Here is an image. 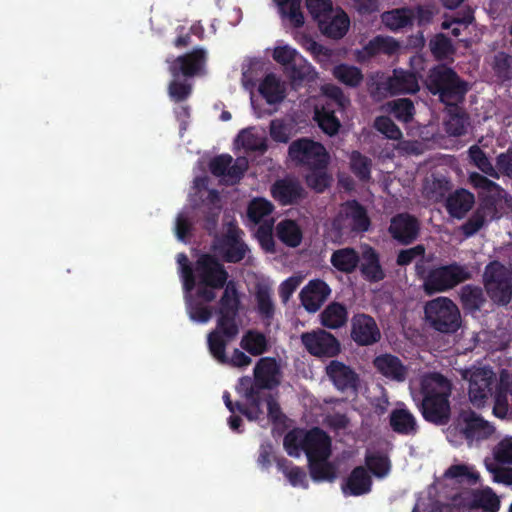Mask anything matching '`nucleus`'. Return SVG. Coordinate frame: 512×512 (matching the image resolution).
<instances>
[{"instance_id": "1", "label": "nucleus", "mask_w": 512, "mask_h": 512, "mask_svg": "<svg viewBox=\"0 0 512 512\" xmlns=\"http://www.w3.org/2000/svg\"><path fill=\"white\" fill-rule=\"evenodd\" d=\"M452 390L451 380L439 372H429L421 377V400L417 407L426 422L435 426H446L450 423Z\"/></svg>"}, {"instance_id": "2", "label": "nucleus", "mask_w": 512, "mask_h": 512, "mask_svg": "<svg viewBox=\"0 0 512 512\" xmlns=\"http://www.w3.org/2000/svg\"><path fill=\"white\" fill-rule=\"evenodd\" d=\"M495 432L493 424L471 409H462L447 429V438L455 445L463 441L469 447L489 439Z\"/></svg>"}, {"instance_id": "3", "label": "nucleus", "mask_w": 512, "mask_h": 512, "mask_svg": "<svg viewBox=\"0 0 512 512\" xmlns=\"http://www.w3.org/2000/svg\"><path fill=\"white\" fill-rule=\"evenodd\" d=\"M196 294L204 302L216 299L215 290L222 289L229 281V274L216 256L203 253L194 263Z\"/></svg>"}, {"instance_id": "4", "label": "nucleus", "mask_w": 512, "mask_h": 512, "mask_svg": "<svg viewBox=\"0 0 512 512\" xmlns=\"http://www.w3.org/2000/svg\"><path fill=\"white\" fill-rule=\"evenodd\" d=\"M426 86L433 95H438L440 101L446 105L462 101L468 91L467 83L452 68L446 65H437L429 71Z\"/></svg>"}, {"instance_id": "5", "label": "nucleus", "mask_w": 512, "mask_h": 512, "mask_svg": "<svg viewBox=\"0 0 512 512\" xmlns=\"http://www.w3.org/2000/svg\"><path fill=\"white\" fill-rule=\"evenodd\" d=\"M482 277L490 300L498 306H507L512 300V267L493 260L485 266Z\"/></svg>"}, {"instance_id": "6", "label": "nucleus", "mask_w": 512, "mask_h": 512, "mask_svg": "<svg viewBox=\"0 0 512 512\" xmlns=\"http://www.w3.org/2000/svg\"><path fill=\"white\" fill-rule=\"evenodd\" d=\"M425 319L434 330L453 334L461 326V314L457 305L447 297H438L424 306Z\"/></svg>"}, {"instance_id": "7", "label": "nucleus", "mask_w": 512, "mask_h": 512, "mask_svg": "<svg viewBox=\"0 0 512 512\" xmlns=\"http://www.w3.org/2000/svg\"><path fill=\"white\" fill-rule=\"evenodd\" d=\"M471 278L472 273L468 266L452 262L431 269L424 278L423 286L425 292L432 295L448 291Z\"/></svg>"}, {"instance_id": "8", "label": "nucleus", "mask_w": 512, "mask_h": 512, "mask_svg": "<svg viewBox=\"0 0 512 512\" xmlns=\"http://www.w3.org/2000/svg\"><path fill=\"white\" fill-rule=\"evenodd\" d=\"M371 220L367 209L357 200H347L332 221V229L339 236L364 233L370 229Z\"/></svg>"}, {"instance_id": "9", "label": "nucleus", "mask_w": 512, "mask_h": 512, "mask_svg": "<svg viewBox=\"0 0 512 512\" xmlns=\"http://www.w3.org/2000/svg\"><path fill=\"white\" fill-rule=\"evenodd\" d=\"M289 158L300 167L328 168L330 155L324 145L310 138L302 137L291 142L288 148Z\"/></svg>"}, {"instance_id": "10", "label": "nucleus", "mask_w": 512, "mask_h": 512, "mask_svg": "<svg viewBox=\"0 0 512 512\" xmlns=\"http://www.w3.org/2000/svg\"><path fill=\"white\" fill-rule=\"evenodd\" d=\"M301 342L309 354L318 358H334L341 352L340 341L324 329L302 333Z\"/></svg>"}, {"instance_id": "11", "label": "nucleus", "mask_w": 512, "mask_h": 512, "mask_svg": "<svg viewBox=\"0 0 512 512\" xmlns=\"http://www.w3.org/2000/svg\"><path fill=\"white\" fill-rule=\"evenodd\" d=\"M248 167L249 163L246 157H237L234 160L229 154L215 156L209 162L211 174L223 178L230 185L239 183Z\"/></svg>"}, {"instance_id": "12", "label": "nucleus", "mask_w": 512, "mask_h": 512, "mask_svg": "<svg viewBox=\"0 0 512 512\" xmlns=\"http://www.w3.org/2000/svg\"><path fill=\"white\" fill-rule=\"evenodd\" d=\"M206 62L207 52L202 47H196L172 60L167 59L168 69L173 78H179L180 76L192 78L199 75L204 70Z\"/></svg>"}, {"instance_id": "13", "label": "nucleus", "mask_w": 512, "mask_h": 512, "mask_svg": "<svg viewBox=\"0 0 512 512\" xmlns=\"http://www.w3.org/2000/svg\"><path fill=\"white\" fill-rule=\"evenodd\" d=\"M350 338L357 346H372L381 340V331L372 316L356 313L350 320Z\"/></svg>"}, {"instance_id": "14", "label": "nucleus", "mask_w": 512, "mask_h": 512, "mask_svg": "<svg viewBox=\"0 0 512 512\" xmlns=\"http://www.w3.org/2000/svg\"><path fill=\"white\" fill-rule=\"evenodd\" d=\"M224 291L219 299L217 309V323L222 327L225 325H239L237 322L238 314L241 308L240 293L237 283L229 280L223 287Z\"/></svg>"}, {"instance_id": "15", "label": "nucleus", "mask_w": 512, "mask_h": 512, "mask_svg": "<svg viewBox=\"0 0 512 512\" xmlns=\"http://www.w3.org/2000/svg\"><path fill=\"white\" fill-rule=\"evenodd\" d=\"M496 374L489 368H478L471 373L468 394L473 405H483L492 396Z\"/></svg>"}, {"instance_id": "16", "label": "nucleus", "mask_w": 512, "mask_h": 512, "mask_svg": "<svg viewBox=\"0 0 512 512\" xmlns=\"http://www.w3.org/2000/svg\"><path fill=\"white\" fill-rule=\"evenodd\" d=\"M239 325H223L216 322V327L207 336V345L210 354L219 363L226 364L229 358L226 355L227 345L233 341L239 334Z\"/></svg>"}, {"instance_id": "17", "label": "nucleus", "mask_w": 512, "mask_h": 512, "mask_svg": "<svg viewBox=\"0 0 512 512\" xmlns=\"http://www.w3.org/2000/svg\"><path fill=\"white\" fill-rule=\"evenodd\" d=\"M420 231L417 218L409 213H398L390 220L388 232L391 237L402 245L413 243Z\"/></svg>"}, {"instance_id": "18", "label": "nucleus", "mask_w": 512, "mask_h": 512, "mask_svg": "<svg viewBox=\"0 0 512 512\" xmlns=\"http://www.w3.org/2000/svg\"><path fill=\"white\" fill-rule=\"evenodd\" d=\"M243 231L235 224L230 223L220 241L223 257L228 263L242 261L248 251V246L242 240Z\"/></svg>"}, {"instance_id": "19", "label": "nucleus", "mask_w": 512, "mask_h": 512, "mask_svg": "<svg viewBox=\"0 0 512 512\" xmlns=\"http://www.w3.org/2000/svg\"><path fill=\"white\" fill-rule=\"evenodd\" d=\"M302 450L308 460L316 458L329 459L331 455V439L324 430L314 427L304 434Z\"/></svg>"}, {"instance_id": "20", "label": "nucleus", "mask_w": 512, "mask_h": 512, "mask_svg": "<svg viewBox=\"0 0 512 512\" xmlns=\"http://www.w3.org/2000/svg\"><path fill=\"white\" fill-rule=\"evenodd\" d=\"M256 385L262 390H272L281 383V370L277 360L273 357L260 358L253 370Z\"/></svg>"}, {"instance_id": "21", "label": "nucleus", "mask_w": 512, "mask_h": 512, "mask_svg": "<svg viewBox=\"0 0 512 512\" xmlns=\"http://www.w3.org/2000/svg\"><path fill=\"white\" fill-rule=\"evenodd\" d=\"M330 294L331 289L324 280L313 279L302 288L299 297L306 311L314 313L321 308Z\"/></svg>"}, {"instance_id": "22", "label": "nucleus", "mask_w": 512, "mask_h": 512, "mask_svg": "<svg viewBox=\"0 0 512 512\" xmlns=\"http://www.w3.org/2000/svg\"><path fill=\"white\" fill-rule=\"evenodd\" d=\"M359 270L361 276L370 283H378L385 279L386 272L380 261L379 252L370 246L365 244L362 246Z\"/></svg>"}, {"instance_id": "23", "label": "nucleus", "mask_w": 512, "mask_h": 512, "mask_svg": "<svg viewBox=\"0 0 512 512\" xmlns=\"http://www.w3.org/2000/svg\"><path fill=\"white\" fill-rule=\"evenodd\" d=\"M326 374L339 391H356L358 388V374L341 361H330L326 366Z\"/></svg>"}, {"instance_id": "24", "label": "nucleus", "mask_w": 512, "mask_h": 512, "mask_svg": "<svg viewBox=\"0 0 512 512\" xmlns=\"http://www.w3.org/2000/svg\"><path fill=\"white\" fill-rule=\"evenodd\" d=\"M273 198L283 206L294 205L305 198L306 193L297 179L284 178L275 181L271 186Z\"/></svg>"}, {"instance_id": "25", "label": "nucleus", "mask_w": 512, "mask_h": 512, "mask_svg": "<svg viewBox=\"0 0 512 512\" xmlns=\"http://www.w3.org/2000/svg\"><path fill=\"white\" fill-rule=\"evenodd\" d=\"M381 86L390 95L415 94L419 91L416 75L402 69H394L392 76L382 82Z\"/></svg>"}, {"instance_id": "26", "label": "nucleus", "mask_w": 512, "mask_h": 512, "mask_svg": "<svg viewBox=\"0 0 512 512\" xmlns=\"http://www.w3.org/2000/svg\"><path fill=\"white\" fill-rule=\"evenodd\" d=\"M375 369L385 378L395 381L404 382L407 377V367L401 359L390 353H384L376 356L373 360Z\"/></svg>"}, {"instance_id": "27", "label": "nucleus", "mask_w": 512, "mask_h": 512, "mask_svg": "<svg viewBox=\"0 0 512 512\" xmlns=\"http://www.w3.org/2000/svg\"><path fill=\"white\" fill-rule=\"evenodd\" d=\"M320 32L327 38L339 40L348 32L350 19L348 15L340 10L336 15L329 14L322 20H318Z\"/></svg>"}, {"instance_id": "28", "label": "nucleus", "mask_w": 512, "mask_h": 512, "mask_svg": "<svg viewBox=\"0 0 512 512\" xmlns=\"http://www.w3.org/2000/svg\"><path fill=\"white\" fill-rule=\"evenodd\" d=\"M372 483L368 470L364 466H357L350 472L342 490L346 495L361 496L371 491Z\"/></svg>"}, {"instance_id": "29", "label": "nucleus", "mask_w": 512, "mask_h": 512, "mask_svg": "<svg viewBox=\"0 0 512 512\" xmlns=\"http://www.w3.org/2000/svg\"><path fill=\"white\" fill-rule=\"evenodd\" d=\"M493 413L498 418H505L509 411L508 395H511L512 381L507 370H502L495 384Z\"/></svg>"}, {"instance_id": "30", "label": "nucleus", "mask_w": 512, "mask_h": 512, "mask_svg": "<svg viewBox=\"0 0 512 512\" xmlns=\"http://www.w3.org/2000/svg\"><path fill=\"white\" fill-rule=\"evenodd\" d=\"M389 425L399 435H415L418 432L417 420L406 407L395 408L391 411Z\"/></svg>"}, {"instance_id": "31", "label": "nucleus", "mask_w": 512, "mask_h": 512, "mask_svg": "<svg viewBox=\"0 0 512 512\" xmlns=\"http://www.w3.org/2000/svg\"><path fill=\"white\" fill-rule=\"evenodd\" d=\"M348 309L343 303L330 302L320 313V323L323 327L336 330L346 326Z\"/></svg>"}, {"instance_id": "32", "label": "nucleus", "mask_w": 512, "mask_h": 512, "mask_svg": "<svg viewBox=\"0 0 512 512\" xmlns=\"http://www.w3.org/2000/svg\"><path fill=\"white\" fill-rule=\"evenodd\" d=\"M474 202V195L461 188L447 197L445 207L450 216L461 219L472 208Z\"/></svg>"}, {"instance_id": "33", "label": "nucleus", "mask_w": 512, "mask_h": 512, "mask_svg": "<svg viewBox=\"0 0 512 512\" xmlns=\"http://www.w3.org/2000/svg\"><path fill=\"white\" fill-rule=\"evenodd\" d=\"M500 498L490 487L475 490L472 493L469 512H498Z\"/></svg>"}, {"instance_id": "34", "label": "nucleus", "mask_w": 512, "mask_h": 512, "mask_svg": "<svg viewBox=\"0 0 512 512\" xmlns=\"http://www.w3.org/2000/svg\"><path fill=\"white\" fill-rule=\"evenodd\" d=\"M457 102L448 106V119L445 121L446 132L451 136H462L466 134L469 125V116L467 112L459 107Z\"/></svg>"}, {"instance_id": "35", "label": "nucleus", "mask_w": 512, "mask_h": 512, "mask_svg": "<svg viewBox=\"0 0 512 512\" xmlns=\"http://www.w3.org/2000/svg\"><path fill=\"white\" fill-rule=\"evenodd\" d=\"M260 95L270 105L282 102L286 96V90L280 79L273 73L267 74L259 84Z\"/></svg>"}, {"instance_id": "36", "label": "nucleus", "mask_w": 512, "mask_h": 512, "mask_svg": "<svg viewBox=\"0 0 512 512\" xmlns=\"http://www.w3.org/2000/svg\"><path fill=\"white\" fill-rule=\"evenodd\" d=\"M330 262L338 271L351 274L358 268L360 256L354 248L346 247L335 250Z\"/></svg>"}, {"instance_id": "37", "label": "nucleus", "mask_w": 512, "mask_h": 512, "mask_svg": "<svg viewBox=\"0 0 512 512\" xmlns=\"http://www.w3.org/2000/svg\"><path fill=\"white\" fill-rule=\"evenodd\" d=\"M276 236L284 245L296 248L302 242L303 232L295 220L284 219L276 226Z\"/></svg>"}, {"instance_id": "38", "label": "nucleus", "mask_w": 512, "mask_h": 512, "mask_svg": "<svg viewBox=\"0 0 512 512\" xmlns=\"http://www.w3.org/2000/svg\"><path fill=\"white\" fill-rule=\"evenodd\" d=\"M257 312L266 325H270L275 315V304L272 300V290L267 285H258L255 291Z\"/></svg>"}, {"instance_id": "39", "label": "nucleus", "mask_w": 512, "mask_h": 512, "mask_svg": "<svg viewBox=\"0 0 512 512\" xmlns=\"http://www.w3.org/2000/svg\"><path fill=\"white\" fill-rule=\"evenodd\" d=\"M185 293L186 309L189 317L199 323H207L212 317V309L205 305L201 298L197 294L192 292Z\"/></svg>"}, {"instance_id": "40", "label": "nucleus", "mask_w": 512, "mask_h": 512, "mask_svg": "<svg viewBox=\"0 0 512 512\" xmlns=\"http://www.w3.org/2000/svg\"><path fill=\"white\" fill-rule=\"evenodd\" d=\"M240 346L252 356L262 355L269 349L266 336L262 332L254 329L248 330L243 335Z\"/></svg>"}, {"instance_id": "41", "label": "nucleus", "mask_w": 512, "mask_h": 512, "mask_svg": "<svg viewBox=\"0 0 512 512\" xmlns=\"http://www.w3.org/2000/svg\"><path fill=\"white\" fill-rule=\"evenodd\" d=\"M414 14L409 8H399L382 14V22L392 31H397L413 24Z\"/></svg>"}, {"instance_id": "42", "label": "nucleus", "mask_w": 512, "mask_h": 512, "mask_svg": "<svg viewBox=\"0 0 512 512\" xmlns=\"http://www.w3.org/2000/svg\"><path fill=\"white\" fill-rule=\"evenodd\" d=\"M398 48L399 44L392 37L378 35L363 47V52L368 58H372L379 54L393 55Z\"/></svg>"}, {"instance_id": "43", "label": "nucleus", "mask_w": 512, "mask_h": 512, "mask_svg": "<svg viewBox=\"0 0 512 512\" xmlns=\"http://www.w3.org/2000/svg\"><path fill=\"white\" fill-rule=\"evenodd\" d=\"M273 1L276 3L281 17L288 19L293 27L300 28L304 25V15L301 12V0Z\"/></svg>"}, {"instance_id": "44", "label": "nucleus", "mask_w": 512, "mask_h": 512, "mask_svg": "<svg viewBox=\"0 0 512 512\" xmlns=\"http://www.w3.org/2000/svg\"><path fill=\"white\" fill-rule=\"evenodd\" d=\"M469 162L477 167L482 173L495 179H499V173L493 166L485 151L478 145H472L468 151Z\"/></svg>"}, {"instance_id": "45", "label": "nucleus", "mask_w": 512, "mask_h": 512, "mask_svg": "<svg viewBox=\"0 0 512 512\" xmlns=\"http://www.w3.org/2000/svg\"><path fill=\"white\" fill-rule=\"evenodd\" d=\"M349 161L350 170L359 181L366 183L371 180L372 160L369 157L354 150Z\"/></svg>"}, {"instance_id": "46", "label": "nucleus", "mask_w": 512, "mask_h": 512, "mask_svg": "<svg viewBox=\"0 0 512 512\" xmlns=\"http://www.w3.org/2000/svg\"><path fill=\"white\" fill-rule=\"evenodd\" d=\"M315 119L319 127L329 136H334L340 129V121L335 115V109L330 108V104L326 103L321 110L315 113Z\"/></svg>"}, {"instance_id": "47", "label": "nucleus", "mask_w": 512, "mask_h": 512, "mask_svg": "<svg viewBox=\"0 0 512 512\" xmlns=\"http://www.w3.org/2000/svg\"><path fill=\"white\" fill-rule=\"evenodd\" d=\"M333 76L341 83L352 88L358 87L364 78L360 68L344 63L334 67Z\"/></svg>"}, {"instance_id": "48", "label": "nucleus", "mask_w": 512, "mask_h": 512, "mask_svg": "<svg viewBox=\"0 0 512 512\" xmlns=\"http://www.w3.org/2000/svg\"><path fill=\"white\" fill-rule=\"evenodd\" d=\"M310 476L314 481H333L336 478V468L328 459L316 458L308 460Z\"/></svg>"}, {"instance_id": "49", "label": "nucleus", "mask_w": 512, "mask_h": 512, "mask_svg": "<svg viewBox=\"0 0 512 512\" xmlns=\"http://www.w3.org/2000/svg\"><path fill=\"white\" fill-rule=\"evenodd\" d=\"M460 300L463 308L469 311L480 310L485 302L482 288L471 284L461 288Z\"/></svg>"}, {"instance_id": "50", "label": "nucleus", "mask_w": 512, "mask_h": 512, "mask_svg": "<svg viewBox=\"0 0 512 512\" xmlns=\"http://www.w3.org/2000/svg\"><path fill=\"white\" fill-rule=\"evenodd\" d=\"M236 390L250 406L258 407V404L263 402L261 389L257 387L254 377L253 379L250 376L239 378Z\"/></svg>"}, {"instance_id": "51", "label": "nucleus", "mask_w": 512, "mask_h": 512, "mask_svg": "<svg viewBox=\"0 0 512 512\" xmlns=\"http://www.w3.org/2000/svg\"><path fill=\"white\" fill-rule=\"evenodd\" d=\"M274 205L271 201L263 197L253 198L247 207V216L255 224L260 223L265 217L272 214Z\"/></svg>"}, {"instance_id": "52", "label": "nucleus", "mask_w": 512, "mask_h": 512, "mask_svg": "<svg viewBox=\"0 0 512 512\" xmlns=\"http://www.w3.org/2000/svg\"><path fill=\"white\" fill-rule=\"evenodd\" d=\"M491 67L495 76L502 82L512 80V55L504 51L495 53Z\"/></svg>"}, {"instance_id": "53", "label": "nucleus", "mask_w": 512, "mask_h": 512, "mask_svg": "<svg viewBox=\"0 0 512 512\" xmlns=\"http://www.w3.org/2000/svg\"><path fill=\"white\" fill-rule=\"evenodd\" d=\"M252 130V128L241 130L236 141L248 152H265L267 150L266 140L253 133Z\"/></svg>"}, {"instance_id": "54", "label": "nucleus", "mask_w": 512, "mask_h": 512, "mask_svg": "<svg viewBox=\"0 0 512 512\" xmlns=\"http://www.w3.org/2000/svg\"><path fill=\"white\" fill-rule=\"evenodd\" d=\"M308 187L317 193L324 192L332 183V176L328 173L327 168H311L305 176Z\"/></svg>"}, {"instance_id": "55", "label": "nucleus", "mask_w": 512, "mask_h": 512, "mask_svg": "<svg viewBox=\"0 0 512 512\" xmlns=\"http://www.w3.org/2000/svg\"><path fill=\"white\" fill-rule=\"evenodd\" d=\"M444 476L449 479H455L459 483H466L469 485L476 484L480 478L478 472L465 464L451 465L445 471Z\"/></svg>"}, {"instance_id": "56", "label": "nucleus", "mask_w": 512, "mask_h": 512, "mask_svg": "<svg viewBox=\"0 0 512 512\" xmlns=\"http://www.w3.org/2000/svg\"><path fill=\"white\" fill-rule=\"evenodd\" d=\"M452 189L450 179L444 175H433L432 181L425 186L429 199L441 201Z\"/></svg>"}, {"instance_id": "57", "label": "nucleus", "mask_w": 512, "mask_h": 512, "mask_svg": "<svg viewBox=\"0 0 512 512\" xmlns=\"http://www.w3.org/2000/svg\"><path fill=\"white\" fill-rule=\"evenodd\" d=\"M429 48L433 56L438 60L446 59L455 52L452 40L443 33H438L430 39Z\"/></svg>"}, {"instance_id": "58", "label": "nucleus", "mask_w": 512, "mask_h": 512, "mask_svg": "<svg viewBox=\"0 0 512 512\" xmlns=\"http://www.w3.org/2000/svg\"><path fill=\"white\" fill-rule=\"evenodd\" d=\"M365 464L371 473L377 478H384L388 475L391 464L386 455L381 453H367L365 455Z\"/></svg>"}, {"instance_id": "59", "label": "nucleus", "mask_w": 512, "mask_h": 512, "mask_svg": "<svg viewBox=\"0 0 512 512\" xmlns=\"http://www.w3.org/2000/svg\"><path fill=\"white\" fill-rule=\"evenodd\" d=\"M312 72V66L300 55L285 69L286 75L295 84L308 79Z\"/></svg>"}, {"instance_id": "60", "label": "nucleus", "mask_w": 512, "mask_h": 512, "mask_svg": "<svg viewBox=\"0 0 512 512\" xmlns=\"http://www.w3.org/2000/svg\"><path fill=\"white\" fill-rule=\"evenodd\" d=\"M500 196L501 192H495L478 196L480 199V203L478 208L476 209V212L479 213L480 215H483L486 220L498 219L500 216L497 209V203L500 199Z\"/></svg>"}, {"instance_id": "61", "label": "nucleus", "mask_w": 512, "mask_h": 512, "mask_svg": "<svg viewBox=\"0 0 512 512\" xmlns=\"http://www.w3.org/2000/svg\"><path fill=\"white\" fill-rule=\"evenodd\" d=\"M390 112L396 119L404 123H408L412 120L414 115V104L408 98L396 99L388 103Z\"/></svg>"}, {"instance_id": "62", "label": "nucleus", "mask_w": 512, "mask_h": 512, "mask_svg": "<svg viewBox=\"0 0 512 512\" xmlns=\"http://www.w3.org/2000/svg\"><path fill=\"white\" fill-rule=\"evenodd\" d=\"M468 180L469 183L478 190V196L495 192H502V188L499 184L478 172L470 173Z\"/></svg>"}, {"instance_id": "63", "label": "nucleus", "mask_w": 512, "mask_h": 512, "mask_svg": "<svg viewBox=\"0 0 512 512\" xmlns=\"http://www.w3.org/2000/svg\"><path fill=\"white\" fill-rule=\"evenodd\" d=\"M301 46L309 51L317 62H327L332 55L329 48L318 43L309 35L302 36Z\"/></svg>"}, {"instance_id": "64", "label": "nucleus", "mask_w": 512, "mask_h": 512, "mask_svg": "<svg viewBox=\"0 0 512 512\" xmlns=\"http://www.w3.org/2000/svg\"><path fill=\"white\" fill-rule=\"evenodd\" d=\"M496 464L512 465V436L501 439L492 450Z\"/></svg>"}]
</instances>
